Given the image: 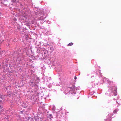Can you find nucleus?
<instances>
[{
    "mask_svg": "<svg viewBox=\"0 0 121 121\" xmlns=\"http://www.w3.org/2000/svg\"><path fill=\"white\" fill-rule=\"evenodd\" d=\"M107 82L108 84L109 85H110L111 83H112L113 82V81H110V80H107Z\"/></svg>",
    "mask_w": 121,
    "mask_h": 121,
    "instance_id": "nucleus-1",
    "label": "nucleus"
},
{
    "mask_svg": "<svg viewBox=\"0 0 121 121\" xmlns=\"http://www.w3.org/2000/svg\"><path fill=\"white\" fill-rule=\"evenodd\" d=\"M114 91H115V92H116V93H117V91L116 89H115Z\"/></svg>",
    "mask_w": 121,
    "mask_h": 121,
    "instance_id": "nucleus-5",
    "label": "nucleus"
},
{
    "mask_svg": "<svg viewBox=\"0 0 121 121\" xmlns=\"http://www.w3.org/2000/svg\"><path fill=\"white\" fill-rule=\"evenodd\" d=\"M2 96H1L0 97V102H2V101L3 100V98H2Z\"/></svg>",
    "mask_w": 121,
    "mask_h": 121,
    "instance_id": "nucleus-3",
    "label": "nucleus"
},
{
    "mask_svg": "<svg viewBox=\"0 0 121 121\" xmlns=\"http://www.w3.org/2000/svg\"><path fill=\"white\" fill-rule=\"evenodd\" d=\"M116 110H114V113H116Z\"/></svg>",
    "mask_w": 121,
    "mask_h": 121,
    "instance_id": "nucleus-7",
    "label": "nucleus"
},
{
    "mask_svg": "<svg viewBox=\"0 0 121 121\" xmlns=\"http://www.w3.org/2000/svg\"><path fill=\"white\" fill-rule=\"evenodd\" d=\"M73 45V43L72 42H71L67 45L68 46H71Z\"/></svg>",
    "mask_w": 121,
    "mask_h": 121,
    "instance_id": "nucleus-2",
    "label": "nucleus"
},
{
    "mask_svg": "<svg viewBox=\"0 0 121 121\" xmlns=\"http://www.w3.org/2000/svg\"><path fill=\"white\" fill-rule=\"evenodd\" d=\"M95 77L94 76H92L91 77V78L92 79H93Z\"/></svg>",
    "mask_w": 121,
    "mask_h": 121,
    "instance_id": "nucleus-4",
    "label": "nucleus"
},
{
    "mask_svg": "<svg viewBox=\"0 0 121 121\" xmlns=\"http://www.w3.org/2000/svg\"><path fill=\"white\" fill-rule=\"evenodd\" d=\"M116 95V94H115V95Z\"/></svg>",
    "mask_w": 121,
    "mask_h": 121,
    "instance_id": "nucleus-8",
    "label": "nucleus"
},
{
    "mask_svg": "<svg viewBox=\"0 0 121 121\" xmlns=\"http://www.w3.org/2000/svg\"><path fill=\"white\" fill-rule=\"evenodd\" d=\"M77 77L76 76H75L74 77V79L75 80H76L77 79Z\"/></svg>",
    "mask_w": 121,
    "mask_h": 121,
    "instance_id": "nucleus-6",
    "label": "nucleus"
}]
</instances>
